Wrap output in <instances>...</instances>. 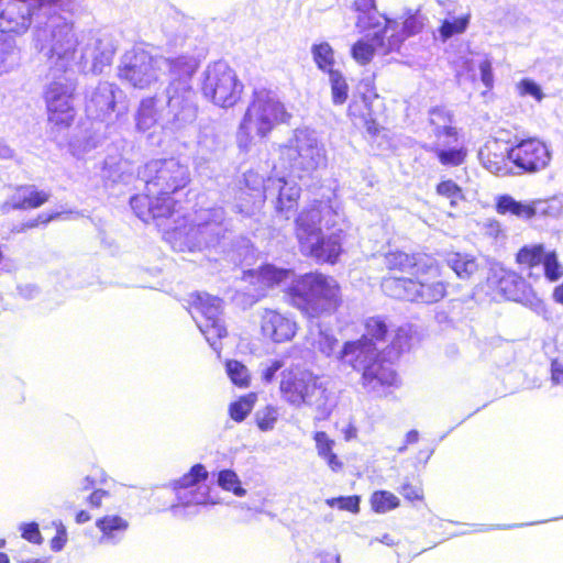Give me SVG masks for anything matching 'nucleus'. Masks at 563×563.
Instances as JSON below:
<instances>
[{"label": "nucleus", "instance_id": "69168bd1", "mask_svg": "<svg viewBox=\"0 0 563 563\" xmlns=\"http://www.w3.org/2000/svg\"><path fill=\"white\" fill-rule=\"evenodd\" d=\"M90 520H91V516H90V514H89L88 511H86V510H79V511H77V512H76V515H75V521H76V523H78V525L86 523V522H88V521H90Z\"/></svg>", "mask_w": 563, "mask_h": 563}, {"label": "nucleus", "instance_id": "7ed1b4c3", "mask_svg": "<svg viewBox=\"0 0 563 563\" xmlns=\"http://www.w3.org/2000/svg\"><path fill=\"white\" fill-rule=\"evenodd\" d=\"M284 294L288 305L310 320L338 313L344 302L340 283L318 271L299 275Z\"/></svg>", "mask_w": 563, "mask_h": 563}, {"label": "nucleus", "instance_id": "0e129e2a", "mask_svg": "<svg viewBox=\"0 0 563 563\" xmlns=\"http://www.w3.org/2000/svg\"><path fill=\"white\" fill-rule=\"evenodd\" d=\"M343 435L346 441L355 439L357 437V428L353 423H349L343 430Z\"/></svg>", "mask_w": 563, "mask_h": 563}, {"label": "nucleus", "instance_id": "5fc2aeb1", "mask_svg": "<svg viewBox=\"0 0 563 563\" xmlns=\"http://www.w3.org/2000/svg\"><path fill=\"white\" fill-rule=\"evenodd\" d=\"M353 8L360 15L374 16V21L382 19L376 12H372L376 9V0H354Z\"/></svg>", "mask_w": 563, "mask_h": 563}, {"label": "nucleus", "instance_id": "de8ad7c7", "mask_svg": "<svg viewBox=\"0 0 563 563\" xmlns=\"http://www.w3.org/2000/svg\"><path fill=\"white\" fill-rule=\"evenodd\" d=\"M360 503L361 497L358 495H351V496H339V497H332L325 500V504L334 508L336 507L340 510L349 511L351 514H358L360 512Z\"/></svg>", "mask_w": 563, "mask_h": 563}, {"label": "nucleus", "instance_id": "c85d7f7f", "mask_svg": "<svg viewBox=\"0 0 563 563\" xmlns=\"http://www.w3.org/2000/svg\"><path fill=\"white\" fill-rule=\"evenodd\" d=\"M318 455L327 463L328 467L339 473L344 468L343 460L334 452L335 442L324 431H316L312 435Z\"/></svg>", "mask_w": 563, "mask_h": 563}, {"label": "nucleus", "instance_id": "2eb2a0df", "mask_svg": "<svg viewBox=\"0 0 563 563\" xmlns=\"http://www.w3.org/2000/svg\"><path fill=\"white\" fill-rule=\"evenodd\" d=\"M508 159L522 173L534 174L543 170L551 162L548 145L539 137L520 140L508 150Z\"/></svg>", "mask_w": 563, "mask_h": 563}, {"label": "nucleus", "instance_id": "7c9ffc66", "mask_svg": "<svg viewBox=\"0 0 563 563\" xmlns=\"http://www.w3.org/2000/svg\"><path fill=\"white\" fill-rule=\"evenodd\" d=\"M218 224L214 221H206L197 224H190L188 228L184 227V235L192 241V245H188L189 251H194L202 243H208L218 238L216 232Z\"/></svg>", "mask_w": 563, "mask_h": 563}, {"label": "nucleus", "instance_id": "774afa93", "mask_svg": "<svg viewBox=\"0 0 563 563\" xmlns=\"http://www.w3.org/2000/svg\"><path fill=\"white\" fill-rule=\"evenodd\" d=\"M430 114H431V123H432V124H434V123H435V118H437V117H438V118H442V117H443V118H446V120H448L449 122H451V115H450V114H448V113H445V112H444V111H442L441 109H438V108H437V109H433V110H431Z\"/></svg>", "mask_w": 563, "mask_h": 563}, {"label": "nucleus", "instance_id": "bb28decb", "mask_svg": "<svg viewBox=\"0 0 563 563\" xmlns=\"http://www.w3.org/2000/svg\"><path fill=\"white\" fill-rule=\"evenodd\" d=\"M16 194L12 197L11 209L32 210L45 205L49 198V192L37 189L35 186L21 185L16 187Z\"/></svg>", "mask_w": 563, "mask_h": 563}, {"label": "nucleus", "instance_id": "bf43d9fd", "mask_svg": "<svg viewBox=\"0 0 563 563\" xmlns=\"http://www.w3.org/2000/svg\"><path fill=\"white\" fill-rule=\"evenodd\" d=\"M284 366V362L280 360H274L271 364L263 371L262 378L266 383L273 382L276 373Z\"/></svg>", "mask_w": 563, "mask_h": 563}, {"label": "nucleus", "instance_id": "aec40b11", "mask_svg": "<svg viewBox=\"0 0 563 563\" xmlns=\"http://www.w3.org/2000/svg\"><path fill=\"white\" fill-rule=\"evenodd\" d=\"M59 0H11L0 13V27L3 32L21 34L32 23V9L51 7Z\"/></svg>", "mask_w": 563, "mask_h": 563}, {"label": "nucleus", "instance_id": "9d476101", "mask_svg": "<svg viewBox=\"0 0 563 563\" xmlns=\"http://www.w3.org/2000/svg\"><path fill=\"white\" fill-rule=\"evenodd\" d=\"M222 302L221 298L201 291L191 292L188 298V311L195 316L200 332L211 346L228 336L221 319Z\"/></svg>", "mask_w": 563, "mask_h": 563}, {"label": "nucleus", "instance_id": "79ce46f5", "mask_svg": "<svg viewBox=\"0 0 563 563\" xmlns=\"http://www.w3.org/2000/svg\"><path fill=\"white\" fill-rule=\"evenodd\" d=\"M227 373L231 379V382L240 387L246 388L250 386L251 376L246 366L236 360H229L225 363Z\"/></svg>", "mask_w": 563, "mask_h": 563}, {"label": "nucleus", "instance_id": "0eeeda50", "mask_svg": "<svg viewBox=\"0 0 563 563\" xmlns=\"http://www.w3.org/2000/svg\"><path fill=\"white\" fill-rule=\"evenodd\" d=\"M200 91L212 104L229 109L241 101L244 85L233 67L227 62L216 60L205 69Z\"/></svg>", "mask_w": 563, "mask_h": 563}, {"label": "nucleus", "instance_id": "20e7f679", "mask_svg": "<svg viewBox=\"0 0 563 563\" xmlns=\"http://www.w3.org/2000/svg\"><path fill=\"white\" fill-rule=\"evenodd\" d=\"M279 393L282 398L294 407H311L316 411L314 420L325 421L332 415L330 393L327 385L313 372L292 366L280 374Z\"/></svg>", "mask_w": 563, "mask_h": 563}, {"label": "nucleus", "instance_id": "e433bc0d", "mask_svg": "<svg viewBox=\"0 0 563 563\" xmlns=\"http://www.w3.org/2000/svg\"><path fill=\"white\" fill-rule=\"evenodd\" d=\"M435 194L448 199L452 208L459 207L465 200L463 188L450 178L441 179L435 185Z\"/></svg>", "mask_w": 563, "mask_h": 563}, {"label": "nucleus", "instance_id": "a211bd4d", "mask_svg": "<svg viewBox=\"0 0 563 563\" xmlns=\"http://www.w3.org/2000/svg\"><path fill=\"white\" fill-rule=\"evenodd\" d=\"M361 385L375 397H386L400 386V378L393 366L378 356L362 372Z\"/></svg>", "mask_w": 563, "mask_h": 563}, {"label": "nucleus", "instance_id": "72a5a7b5", "mask_svg": "<svg viewBox=\"0 0 563 563\" xmlns=\"http://www.w3.org/2000/svg\"><path fill=\"white\" fill-rule=\"evenodd\" d=\"M209 473L205 465L197 463L192 465L187 473L170 483L174 492L187 489L208 479Z\"/></svg>", "mask_w": 563, "mask_h": 563}, {"label": "nucleus", "instance_id": "3c124183", "mask_svg": "<svg viewBox=\"0 0 563 563\" xmlns=\"http://www.w3.org/2000/svg\"><path fill=\"white\" fill-rule=\"evenodd\" d=\"M59 217V213L58 212H53V213H40L37 214L35 218L33 219H30L27 221H24L22 222L18 229H16V232H26L29 230H32V229H36L38 227H45L51 221L55 220L56 218Z\"/></svg>", "mask_w": 563, "mask_h": 563}, {"label": "nucleus", "instance_id": "680f3d73", "mask_svg": "<svg viewBox=\"0 0 563 563\" xmlns=\"http://www.w3.org/2000/svg\"><path fill=\"white\" fill-rule=\"evenodd\" d=\"M551 379L555 385L563 384V365L556 360L551 363Z\"/></svg>", "mask_w": 563, "mask_h": 563}, {"label": "nucleus", "instance_id": "1a4fd4ad", "mask_svg": "<svg viewBox=\"0 0 563 563\" xmlns=\"http://www.w3.org/2000/svg\"><path fill=\"white\" fill-rule=\"evenodd\" d=\"M338 211L332 197L313 199L296 216L294 221V235L299 250L307 246L312 240L319 238L322 228L330 229L335 225Z\"/></svg>", "mask_w": 563, "mask_h": 563}, {"label": "nucleus", "instance_id": "5701e85b", "mask_svg": "<svg viewBox=\"0 0 563 563\" xmlns=\"http://www.w3.org/2000/svg\"><path fill=\"white\" fill-rule=\"evenodd\" d=\"M375 357H378L376 346L362 338L344 342L340 351V358L355 371L363 372Z\"/></svg>", "mask_w": 563, "mask_h": 563}, {"label": "nucleus", "instance_id": "4c0bfd02", "mask_svg": "<svg viewBox=\"0 0 563 563\" xmlns=\"http://www.w3.org/2000/svg\"><path fill=\"white\" fill-rule=\"evenodd\" d=\"M256 400V393H249L239 397L229 406L230 418L235 422H242L253 410Z\"/></svg>", "mask_w": 563, "mask_h": 563}, {"label": "nucleus", "instance_id": "4be33fe9", "mask_svg": "<svg viewBox=\"0 0 563 563\" xmlns=\"http://www.w3.org/2000/svg\"><path fill=\"white\" fill-rule=\"evenodd\" d=\"M342 242V230L332 232L329 235H323L321 233L319 238L312 240L307 246L300 250V252L303 255L313 258L319 264L334 265L339 262L340 256L343 253Z\"/></svg>", "mask_w": 563, "mask_h": 563}, {"label": "nucleus", "instance_id": "ddd939ff", "mask_svg": "<svg viewBox=\"0 0 563 563\" xmlns=\"http://www.w3.org/2000/svg\"><path fill=\"white\" fill-rule=\"evenodd\" d=\"M169 82L167 87L168 106L184 107L194 93L192 78L200 68V60L192 55H178L166 59Z\"/></svg>", "mask_w": 563, "mask_h": 563}, {"label": "nucleus", "instance_id": "a19ab883", "mask_svg": "<svg viewBox=\"0 0 563 563\" xmlns=\"http://www.w3.org/2000/svg\"><path fill=\"white\" fill-rule=\"evenodd\" d=\"M376 51L372 40L360 38L352 45L351 56L357 64L365 66L372 62Z\"/></svg>", "mask_w": 563, "mask_h": 563}, {"label": "nucleus", "instance_id": "9b49d317", "mask_svg": "<svg viewBox=\"0 0 563 563\" xmlns=\"http://www.w3.org/2000/svg\"><path fill=\"white\" fill-rule=\"evenodd\" d=\"M44 41L45 47L47 48L46 57L51 63V69L66 73L70 64L75 60L79 45L73 22L60 20L52 24Z\"/></svg>", "mask_w": 563, "mask_h": 563}, {"label": "nucleus", "instance_id": "f8f14e48", "mask_svg": "<svg viewBox=\"0 0 563 563\" xmlns=\"http://www.w3.org/2000/svg\"><path fill=\"white\" fill-rule=\"evenodd\" d=\"M117 76L133 89H147L157 80L155 57L144 48L132 47L122 55Z\"/></svg>", "mask_w": 563, "mask_h": 563}, {"label": "nucleus", "instance_id": "c9c22d12", "mask_svg": "<svg viewBox=\"0 0 563 563\" xmlns=\"http://www.w3.org/2000/svg\"><path fill=\"white\" fill-rule=\"evenodd\" d=\"M371 509L375 514H386L400 506L399 498L389 490H375L369 497Z\"/></svg>", "mask_w": 563, "mask_h": 563}, {"label": "nucleus", "instance_id": "4468645a", "mask_svg": "<svg viewBox=\"0 0 563 563\" xmlns=\"http://www.w3.org/2000/svg\"><path fill=\"white\" fill-rule=\"evenodd\" d=\"M515 263L529 276L539 266L543 267L544 277L550 283H555L563 277V265L560 263L555 250H547L542 243L525 244L515 254Z\"/></svg>", "mask_w": 563, "mask_h": 563}, {"label": "nucleus", "instance_id": "423d86ee", "mask_svg": "<svg viewBox=\"0 0 563 563\" xmlns=\"http://www.w3.org/2000/svg\"><path fill=\"white\" fill-rule=\"evenodd\" d=\"M328 165L327 151L316 137L300 132L278 147V166L290 178L302 180Z\"/></svg>", "mask_w": 563, "mask_h": 563}, {"label": "nucleus", "instance_id": "09e8293b", "mask_svg": "<svg viewBox=\"0 0 563 563\" xmlns=\"http://www.w3.org/2000/svg\"><path fill=\"white\" fill-rule=\"evenodd\" d=\"M399 493L409 503H421L424 499L423 488L420 481H406Z\"/></svg>", "mask_w": 563, "mask_h": 563}, {"label": "nucleus", "instance_id": "c03bdc74", "mask_svg": "<svg viewBox=\"0 0 563 563\" xmlns=\"http://www.w3.org/2000/svg\"><path fill=\"white\" fill-rule=\"evenodd\" d=\"M218 485L223 490L231 492L239 497H242L246 494V490L242 487L238 474L232 470H222L218 473Z\"/></svg>", "mask_w": 563, "mask_h": 563}, {"label": "nucleus", "instance_id": "f3484780", "mask_svg": "<svg viewBox=\"0 0 563 563\" xmlns=\"http://www.w3.org/2000/svg\"><path fill=\"white\" fill-rule=\"evenodd\" d=\"M488 283L495 294L505 300L528 303L536 299L532 285L514 269L504 267L493 269Z\"/></svg>", "mask_w": 563, "mask_h": 563}, {"label": "nucleus", "instance_id": "58836bf2", "mask_svg": "<svg viewBox=\"0 0 563 563\" xmlns=\"http://www.w3.org/2000/svg\"><path fill=\"white\" fill-rule=\"evenodd\" d=\"M290 274L291 271L286 268H277L273 265H263L258 268L257 277L262 285L272 288L286 282Z\"/></svg>", "mask_w": 563, "mask_h": 563}, {"label": "nucleus", "instance_id": "393cba45", "mask_svg": "<svg viewBox=\"0 0 563 563\" xmlns=\"http://www.w3.org/2000/svg\"><path fill=\"white\" fill-rule=\"evenodd\" d=\"M278 187V194L274 202L276 213L287 216L297 209L300 197L301 188L297 184H290L286 176H280L275 179Z\"/></svg>", "mask_w": 563, "mask_h": 563}, {"label": "nucleus", "instance_id": "a878e982", "mask_svg": "<svg viewBox=\"0 0 563 563\" xmlns=\"http://www.w3.org/2000/svg\"><path fill=\"white\" fill-rule=\"evenodd\" d=\"M347 115L351 120L363 123L368 133L377 134L378 126L373 118L372 99L365 92H357L353 96L347 108Z\"/></svg>", "mask_w": 563, "mask_h": 563}, {"label": "nucleus", "instance_id": "f03ea898", "mask_svg": "<svg viewBox=\"0 0 563 563\" xmlns=\"http://www.w3.org/2000/svg\"><path fill=\"white\" fill-rule=\"evenodd\" d=\"M143 192L130 199L133 212L143 222L172 219L186 210L190 194V169L178 158L151 159L142 169Z\"/></svg>", "mask_w": 563, "mask_h": 563}, {"label": "nucleus", "instance_id": "a18cd8bd", "mask_svg": "<svg viewBox=\"0 0 563 563\" xmlns=\"http://www.w3.org/2000/svg\"><path fill=\"white\" fill-rule=\"evenodd\" d=\"M470 18L471 15L467 13L452 21H442L441 25L439 26V33L441 38L445 41L452 37L453 35L463 33L467 29Z\"/></svg>", "mask_w": 563, "mask_h": 563}, {"label": "nucleus", "instance_id": "052dcab7", "mask_svg": "<svg viewBox=\"0 0 563 563\" xmlns=\"http://www.w3.org/2000/svg\"><path fill=\"white\" fill-rule=\"evenodd\" d=\"M434 135L437 139H440L442 136H448L452 139L453 141H457L459 139V132L454 126L451 125H444V126H437L434 129Z\"/></svg>", "mask_w": 563, "mask_h": 563}, {"label": "nucleus", "instance_id": "6e6552de", "mask_svg": "<svg viewBox=\"0 0 563 563\" xmlns=\"http://www.w3.org/2000/svg\"><path fill=\"white\" fill-rule=\"evenodd\" d=\"M76 86V80L63 73L54 74L44 88L47 123L57 131L67 130L74 124L77 114L74 104Z\"/></svg>", "mask_w": 563, "mask_h": 563}, {"label": "nucleus", "instance_id": "f257e3e1", "mask_svg": "<svg viewBox=\"0 0 563 563\" xmlns=\"http://www.w3.org/2000/svg\"><path fill=\"white\" fill-rule=\"evenodd\" d=\"M383 292L393 299L433 305L449 296L445 266L434 255L393 250L384 255Z\"/></svg>", "mask_w": 563, "mask_h": 563}, {"label": "nucleus", "instance_id": "ea45409f", "mask_svg": "<svg viewBox=\"0 0 563 563\" xmlns=\"http://www.w3.org/2000/svg\"><path fill=\"white\" fill-rule=\"evenodd\" d=\"M426 18L419 9L415 11H407L402 16L400 33L404 36V42L410 36H415L422 32L424 27Z\"/></svg>", "mask_w": 563, "mask_h": 563}, {"label": "nucleus", "instance_id": "c756f323", "mask_svg": "<svg viewBox=\"0 0 563 563\" xmlns=\"http://www.w3.org/2000/svg\"><path fill=\"white\" fill-rule=\"evenodd\" d=\"M96 527L101 532L102 540L114 541L128 531L130 522L120 515L108 514L96 520Z\"/></svg>", "mask_w": 563, "mask_h": 563}, {"label": "nucleus", "instance_id": "f704fd0d", "mask_svg": "<svg viewBox=\"0 0 563 563\" xmlns=\"http://www.w3.org/2000/svg\"><path fill=\"white\" fill-rule=\"evenodd\" d=\"M311 53L317 67L324 73H334V51L328 42H321L311 46Z\"/></svg>", "mask_w": 563, "mask_h": 563}, {"label": "nucleus", "instance_id": "b1692460", "mask_svg": "<svg viewBox=\"0 0 563 563\" xmlns=\"http://www.w3.org/2000/svg\"><path fill=\"white\" fill-rule=\"evenodd\" d=\"M508 150L498 140L487 141L479 150L478 157L483 166L493 174L507 172Z\"/></svg>", "mask_w": 563, "mask_h": 563}, {"label": "nucleus", "instance_id": "6ab92c4d", "mask_svg": "<svg viewBox=\"0 0 563 563\" xmlns=\"http://www.w3.org/2000/svg\"><path fill=\"white\" fill-rule=\"evenodd\" d=\"M258 325L262 338L275 344L291 341L299 329L296 319L291 314L273 308L263 309Z\"/></svg>", "mask_w": 563, "mask_h": 563}, {"label": "nucleus", "instance_id": "37998d69", "mask_svg": "<svg viewBox=\"0 0 563 563\" xmlns=\"http://www.w3.org/2000/svg\"><path fill=\"white\" fill-rule=\"evenodd\" d=\"M331 85L332 102L335 106H341L347 100L349 86L342 76L341 71L336 70L329 74Z\"/></svg>", "mask_w": 563, "mask_h": 563}, {"label": "nucleus", "instance_id": "603ef678", "mask_svg": "<svg viewBox=\"0 0 563 563\" xmlns=\"http://www.w3.org/2000/svg\"><path fill=\"white\" fill-rule=\"evenodd\" d=\"M410 338L411 336L408 331L402 328H398L388 345L389 353L394 352L399 355L409 345Z\"/></svg>", "mask_w": 563, "mask_h": 563}, {"label": "nucleus", "instance_id": "cd10ccee", "mask_svg": "<svg viewBox=\"0 0 563 563\" xmlns=\"http://www.w3.org/2000/svg\"><path fill=\"white\" fill-rule=\"evenodd\" d=\"M446 263L456 277L462 280L473 279L482 269L478 258L467 252H451Z\"/></svg>", "mask_w": 563, "mask_h": 563}, {"label": "nucleus", "instance_id": "e2e57ef3", "mask_svg": "<svg viewBox=\"0 0 563 563\" xmlns=\"http://www.w3.org/2000/svg\"><path fill=\"white\" fill-rule=\"evenodd\" d=\"M419 441V432L417 430H410L405 437L404 445L399 448V452L405 451L408 445L415 444Z\"/></svg>", "mask_w": 563, "mask_h": 563}, {"label": "nucleus", "instance_id": "864d4df0", "mask_svg": "<svg viewBox=\"0 0 563 563\" xmlns=\"http://www.w3.org/2000/svg\"><path fill=\"white\" fill-rule=\"evenodd\" d=\"M22 538L34 544H41L43 538L40 532L38 525L36 522H27L21 527Z\"/></svg>", "mask_w": 563, "mask_h": 563}, {"label": "nucleus", "instance_id": "412c9836", "mask_svg": "<svg viewBox=\"0 0 563 563\" xmlns=\"http://www.w3.org/2000/svg\"><path fill=\"white\" fill-rule=\"evenodd\" d=\"M496 211L499 214H512L526 221L534 218H548L555 214V209L551 201L547 199H536L529 202H520L509 195L500 196L496 201Z\"/></svg>", "mask_w": 563, "mask_h": 563}, {"label": "nucleus", "instance_id": "4d7b16f0", "mask_svg": "<svg viewBox=\"0 0 563 563\" xmlns=\"http://www.w3.org/2000/svg\"><path fill=\"white\" fill-rule=\"evenodd\" d=\"M481 78L487 88H492L494 84L493 68L489 60L485 59L479 64Z\"/></svg>", "mask_w": 563, "mask_h": 563}, {"label": "nucleus", "instance_id": "39448f33", "mask_svg": "<svg viewBox=\"0 0 563 563\" xmlns=\"http://www.w3.org/2000/svg\"><path fill=\"white\" fill-rule=\"evenodd\" d=\"M291 118L273 90L256 88L239 124L238 135L246 144L252 141L253 134L266 137L277 125L288 124Z\"/></svg>", "mask_w": 563, "mask_h": 563}, {"label": "nucleus", "instance_id": "6e6d98bb", "mask_svg": "<svg viewBox=\"0 0 563 563\" xmlns=\"http://www.w3.org/2000/svg\"><path fill=\"white\" fill-rule=\"evenodd\" d=\"M67 542L66 529L59 525L56 530V534L51 540V549L55 552L60 551Z\"/></svg>", "mask_w": 563, "mask_h": 563}, {"label": "nucleus", "instance_id": "49530a36", "mask_svg": "<svg viewBox=\"0 0 563 563\" xmlns=\"http://www.w3.org/2000/svg\"><path fill=\"white\" fill-rule=\"evenodd\" d=\"M278 420V409L273 405H267L255 415V422L261 431L272 430Z\"/></svg>", "mask_w": 563, "mask_h": 563}, {"label": "nucleus", "instance_id": "2f4dec72", "mask_svg": "<svg viewBox=\"0 0 563 563\" xmlns=\"http://www.w3.org/2000/svg\"><path fill=\"white\" fill-rule=\"evenodd\" d=\"M438 158L439 163L444 167H459L466 162L467 148L464 146L443 148L440 146H432L428 148Z\"/></svg>", "mask_w": 563, "mask_h": 563}, {"label": "nucleus", "instance_id": "338daca9", "mask_svg": "<svg viewBox=\"0 0 563 563\" xmlns=\"http://www.w3.org/2000/svg\"><path fill=\"white\" fill-rule=\"evenodd\" d=\"M552 297L555 302L563 305V282L554 287Z\"/></svg>", "mask_w": 563, "mask_h": 563}, {"label": "nucleus", "instance_id": "dca6fc26", "mask_svg": "<svg viewBox=\"0 0 563 563\" xmlns=\"http://www.w3.org/2000/svg\"><path fill=\"white\" fill-rule=\"evenodd\" d=\"M382 20L374 21V16L358 15L356 26L362 32L373 31L371 40L379 54L388 55L399 52L404 44V36L400 33L398 22L384 15H382Z\"/></svg>", "mask_w": 563, "mask_h": 563}, {"label": "nucleus", "instance_id": "13d9d810", "mask_svg": "<svg viewBox=\"0 0 563 563\" xmlns=\"http://www.w3.org/2000/svg\"><path fill=\"white\" fill-rule=\"evenodd\" d=\"M108 496L104 489H95L87 498V504L91 509H99L102 506L103 499Z\"/></svg>", "mask_w": 563, "mask_h": 563}, {"label": "nucleus", "instance_id": "8fccbe9b", "mask_svg": "<svg viewBox=\"0 0 563 563\" xmlns=\"http://www.w3.org/2000/svg\"><path fill=\"white\" fill-rule=\"evenodd\" d=\"M516 87L518 93L521 97L531 96L538 102L544 98L541 87L532 79L523 78L517 84Z\"/></svg>", "mask_w": 563, "mask_h": 563}, {"label": "nucleus", "instance_id": "473e14b6", "mask_svg": "<svg viewBox=\"0 0 563 563\" xmlns=\"http://www.w3.org/2000/svg\"><path fill=\"white\" fill-rule=\"evenodd\" d=\"M364 335L362 339H367L375 345L377 342H384L388 335L389 327L384 317L373 316L364 320Z\"/></svg>", "mask_w": 563, "mask_h": 563}]
</instances>
